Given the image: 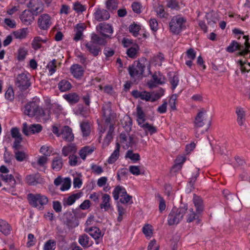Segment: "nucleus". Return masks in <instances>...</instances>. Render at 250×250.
<instances>
[{"label": "nucleus", "instance_id": "obj_37", "mask_svg": "<svg viewBox=\"0 0 250 250\" xmlns=\"http://www.w3.org/2000/svg\"><path fill=\"white\" fill-rule=\"evenodd\" d=\"M1 178L3 180V181L8 183L12 187V188L15 186L16 184V181L12 175H1Z\"/></svg>", "mask_w": 250, "mask_h": 250}, {"label": "nucleus", "instance_id": "obj_50", "mask_svg": "<svg viewBox=\"0 0 250 250\" xmlns=\"http://www.w3.org/2000/svg\"><path fill=\"white\" fill-rule=\"evenodd\" d=\"M125 157L129 158L134 162H136L140 159V155L138 153H134L131 150H129L127 151Z\"/></svg>", "mask_w": 250, "mask_h": 250}, {"label": "nucleus", "instance_id": "obj_27", "mask_svg": "<svg viewBox=\"0 0 250 250\" xmlns=\"http://www.w3.org/2000/svg\"><path fill=\"white\" fill-rule=\"evenodd\" d=\"M85 47L87 50L95 57L97 56L101 50L100 47L94 45L93 43L91 42L86 43Z\"/></svg>", "mask_w": 250, "mask_h": 250}, {"label": "nucleus", "instance_id": "obj_38", "mask_svg": "<svg viewBox=\"0 0 250 250\" xmlns=\"http://www.w3.org/2000/svg\"><path fill=\"white\" fill-rule=\"evenodd\" d=\"M137 122L138 125H140L144 123L146 120L145 114L144 113L142 107L138 106L137 107Z\"/></svg>", "mask_w": 250, "mask_h": 250}, {"label": "nucleus", "instance_id": "obj_48", "mask_svg": "<svg viewBox=\"0 0 250 250\" xmlns=\"http://www.w3.org/2000/svg\"><path fill=\"white\" fill-rule=\"evenodd\" d=\"M57 61L55 59L51 61L48 63V69L50 75H52L56 71Z\"/></svg>", "mask_w": 250, "mask_h": 250}, {"label": "nucleus", "instance_id": "obj_6", "mask_svg": "<svg viewBox=\"0 0 250 250\" xmlns=\"http://www.w3.org/2000/svg\"><path fill=\"white\" fill-rule=\"evenodd\" d=\"M28 199L32 206L37 208L39 209L43 208V205L45 204L47 201L46 198L45 196H42L39 194H29L28 195Z\"/></svg>", "mask_w": 250, "mask_h": 250}, {"label": "nucleus", "instance_id": "obj_1", "mask_svg": "<svg viewBox=\"0 0 250 250\" xmlns=\"http://www.w3.org/2000/svg\"><path fill=\"white\" fill-rule=\"evenodd\" d=\"M211 119L205 109H201L198 113L194 121L196 137H199V133L207 131L210 125Z\"/></svg>", "mask_w": 250, "mask_h": 250}, {"label": "nucleus", "instance_id": "obj_7", "mask_svg": "<svg viewBox=\"0 0 250 250\" xmlns=\"http://www.w3.org/2000/svg\"><path fill=\"white\" fill-rule=\"evenodd\" d=\"M42 130V126L40 124L28 125L26 122L22 124V132L26 136H28L30 134L39 133L41 132Z\"/></svg>", "mask_w": 250, "mask_h": 250}, {"label": "nucleus", "instance_id": "obj_43", "mask_svg": "<svg viewBox=\"0 0 250 250\" xmlns=\"http://www.w3.org/2000/svg\"><path fill=\"white\" fill-rule=\"evenodd\" d=\"M71 87V83L67 80H62L59 83V88L61 91L64 92Z\"/></svg>", "mask_w": 250, "mask_h": 250}, {"label": "nucleus", "instance_id": "obj_54", "mask_svg": "<svg viewBox=\"0 0 250 250\" xmlns=\"http://www.w3.org/2000/svg\"><path fill=\"white\" fill-rule=\"evenodd\" d=\"M140 29V26L136 24H133L130 25L129 27V31L133 34V35L136 37L138 35V32Z\"/></svg>", "mask_w": 250, "mask_h": 250}, {"label": "nucleus", "instance_id": "obj_62", "mask_svg": "<svg viewBox=\"0 0 250 250\" xmlns=\"http://www.w3.org/2000/svg\"><path fill=\"white\" fill-rule=\"evenodd\" d=\"M159 245L156 243L155 240L151 241L148 246L147 250H159Z\"/></svg>", "mask_w": 250, "mask_h": 250}, {"label": "nucleus", "instance_id": "obj_28", "mask_svg": "<svg viewBox=\"0 0 250 250\" xmlns=\"http://www.w3.org/2000/svg\"><path fill=\"white\" fill-rule=\"evenodd\" d=\"M126 193L127 192L125 189L120 186H117L112 193L113 197L115 200H117L119 199V195L121 196V198H123Z\"/></svg>", "mask_w": 250, "mask_h": 250}, {"label": "nucleus", "instance_id": "obj_5", "mask_svg": "<svg viewBox=\"0 0 250 250\" xmlns=\"http://www.w3.org/2000/svg\"><path fill=\"white\" fill-rule=\"evenodd\" d=\"M186 208H173L168 216V224L170 226L177 225L186 214Z\"/></svg>", "mask_w": 250, "mask_h": 250}, {"label": "nucleus", "instance_id": "obj_46", "mask_svg": "<svg viewBox=\"0 0 250 250\" xmlns=\"http://www.w3.org/2000/svg\"><path fill=\"white\" fill-rule=\"evenodd\" d=\"M64 98L70 104L76 103L78 102L79 100L78 95L75 93L64 95Z\"/></svg>", "mask_w": 250, "mask_h": 250}, {"label": "nucleus", "instance_id": "obj_3", "mask_svg": "<svg viewBox=\"0 0 250 250\" xmlns=\"http://www.w3.org/2000/svg\"><path fill=\"white\" fill-rule=\"evenodd\" d=\"M186 19L180 15L174 16L169 23L170 31L173 34H179L182 30L186 28Z\"/></svg>", "mask_w": 250, "mask_h": 250}, {"label": "nucleus", "instance_id": "obj_64", "mask_svg": "<svg viewBox=\"0 0 250 250\" xmlns=\"http://www.w3.org/2000/svg\"><path fill=\"white\" fill-rule=\"evenodd\" d=\"M4 22L7 26L11 28H14L16 26V23L15 20L5 18L4 20Z\"/></svg>", "mask_w": 250, "mask_h": 250}, {"label": "nucleus", "instance_id": "obj_42", "mask_svg": "<svg viewBox=\"0 0 250 250\" xmlns=\"http://www.w3.org/2000/svg\"><path fill=\"white\" fill-rule=\"evenodd\" d=\"M83 136L87 137L90 133V127L88 122H83L80 125Z\"/></svg>", "mask_w": 250, "mask_h": 250}, {"label": "nucleus", "instance_id": "obj_9", "mask_svg": "<svg viewBox=\"0 0 250 250\" xmlns=\"http://www.w3.org/2000/svg\"><path fill=\"white\" fill-rule=\"evenodd\" d=\"M34 14L29 10H25L20 16V19L25 25H28L31 24L34 20Z\"/></svg>", "mask_w": 250, "mask_h": 250}, {"label": "nucleus", "instance_id": "obj_51", "mask_svg": "<svg viewBox=\"0 0 250 250\" xmlns=\"http://www.w3.org/2000/svg\"><path fill=\"white\" fill-rule=\"evenodd\" d=\"M152 227L150 225L146 224L143 228V232L146 237H150L153 234Z\"/></svg>", "mask_w": 250, "mask_h": 250}, {"label": "nucleus", "instance_id": "obj_30", "mask_svg": "<svg viewBox=\"0 0 250 250\" xmlns=\"http://www.w3.org/2000/svg\"><path fill=\"white\" fill-rule=\"evenodd\" d=\"M120 149V145L119 143H117L116 144L115 150L113 151L107 160V162L109 164L114 163L118 159L119 156Z\"/></svg>", "mask_w": 250, "mask_h": 250}, {"label": "nucleus", "instance_id": "obj_10", "mask_svg": "<svg viewBox=\"0 0 250 250\" xmlns=\"http://www.w3.org/2000/svg\"><path fill=\"white\" fill-rule=\"evenodd\" d=\"M165 83V78L160 73L158 74L154 73L152 75V79L147 83L149 88H153L156 86V84H162Z\"/></svg>", "mask_w": 250, "mask_h": 250}, {"label": "nucleus", "instance_id": "obj_23", "mask_svg": "<svg viewBox=\"0 0 250 250\" xmlns=\"http://www.w3.org/2000/svg\"><path fill=\"white\" fill-rule=\"evenodd\" d=\"M140 47L137 44H133L126 51V54L128 57L131 59H135L139 54Z\"/></svg>", "mask_w": 250, "mask_h": 250}, {"label": "nucleus", "instance_id": "obj_26", "mask_svg": "<svg viewBox=\"0 0 250 250\" xmlns=\"http://www.w3.org/2000/svg\"><path fill=\"white\" fill-rule=\"evenodd\" d=\"M11 230V227L5 221L0 219V232L5 235L10 234Z\"/></svg>", "mask_w": 250, "mask_h": 250}, {"label": "nucleus", "instance_id": "obj_24", "mask_svg": "<svg viewBox=\"0 0 250 250\" xmlns=\"http://www.w3.org/2000/svg\"><path fill=\"white\" fill-rule=\"evenodd\" d=\"M79 243L83 248H88L92 246V242L90 240V238L86 234H83L79 237Z\"/></svg>", "mask_w": 250, "mask_h": 250}, {"label": "nucleus", "instance_id": "obj_55", "mask_svg": "<svg viewBox=\"0 0 250 250\" xmlns=\"http://www.w3.org/2000/svg\"><path fill=\"white\" fill-rule=\"evenodd\" d=\"M250 48H246L244 46L241 47V50L238 53L239 55L243 56L245 58H250Z\"/></svg>", "mask_w": 250, "mask_h": 250}, {"label": "nucleus", "instance_id": "obj_47", "mask_svg": "<svg viewBox=\"0 0 250 250\" xmlns=\"http://www.w3.org/2000/svg\"><path fill=\"white\" fill-rule=\"evenodd\" d=\"M105 4L106 8L110 11L115 10L118 8L117 0H107Z\"/></svg>", "mask_w": 250, "mask_h": 250}, {"label": "nucleus", "instance_id": "obj_17", "mask_svg": "<svg viewBox=\"0 0 250 250\" xmlns=\"http://www.w3.org/2000/svg\"><path fill=\"white\" fill-rule=\"evenodd\" d=\"M132 95L135 98H140L146 101H151L150 93L146 91H139L135 90L132 91Z\"/></svg>", "mask_w": 250, "mask_h": 250}, {"label": "nucleus", "instance_id": "obj_61", "mask_svg": "<svg viewBox=\"0 0 250 250\" xmlns=\"http://www.w3.org/2000/svg\"><path fill=\"white\" fill-rule=\"evenodd\" d=\"M73 9L77 13L83 12L86 10L85 6L82 5L79 2H76L74 3Z\"/></svg>", "mask_w": 250, "mask_h": 250}, {"label": "nucleus", "instance_id": "obj_4", "mask_svg": "<svg viewBox=\"0 0 250 250\" xmlns=\"http://www.w3.org/2000/svg\"><path fill=\"white\" fill-rule=\"evenodd\" d=\"M147 64L148 62L144 58L135 61L133 64L128 68L129 73L131 77H141L143 74L144 69Z\"/></svg>", "mask_w": 250, "mask_h": 250}, {"label": "nucleus", "instance_id": "obj_35", "mask_svg": "<svg viewBox=\"0 0 250 250\" xmlns=\"http://www.w3.org/2000/svg\"><path fill=\"white\" fill-rule=\"evenodd\" d=\"M140 126L142 127L146 132V135L149 132L150 135L155 133L157 131L156 127L148 123H143Z\"/></svg>", "mask_w": 250, "mask_h": 250}, {"label": "nucleus", "instance_id": "obj_59", "mask_svg": "<svg viewBox=\"0 0 250 250\" xmlns=\"http://www.w3.org/2000/svg\"><path fill=\"white\" fill-rule=\"evenodd\" d=\"M4 160L6 163L10 164L11 163L13 157L12 154L7 151L6 148H5V152L4 153Z\"/></svg>", "mask_w": 250, "mask_h": 250}, {"label": "nucleus", "instance_id": "obj_31", "mask_svg": "<svg viewBox=\"0 0 250 250\" xmlns=\"http://www.w3.org/2000/svg\"><path fill=\"white\" fill-rule=\"evenodd\" d=\"M76 147L74 144H70L67 146H64L62 149V154L67 156L71 154L74 153L76 151Z\"/></svg>", "mask_w": 250, "mask_h": 250}, {"label": "nucleus", "instance_id": "obj_20", "mask_svg": "<svg viewBox=\"0 0 250 250\" xmlns=\"http://www.w3.org/2000/svg\"><path fill=\"white\" fill-rule=\"evenodd\" d=\"M193 202L196 208V211L200 213L204 210V204L202 199L199 196L193 195Z\"/></svg>", "mask_w": 250, "mask_h": 250}, {"label": "nucleus", "instance_id": "obj_32", "mask_svg": "<svg viewBox=\"0 0 250 250\" xmlns=\"http://www.w3.org/2000/svg\"><path fill=\"white\" fill-rule=\"evenodd\" d=\"M62 167V159L57 156L54 158L52 163V168L55 171H59Z\"/></svg>", "mask_w": 250, "mask_h": 250}, {"label": "nucleus", "instance_id": "obj_33", "mask_svg": "<svg viewBox=\"0 0 250 250\" xmlns=\"http://www.w3.org/2000/svg\"><path fill=\"white\" fill-rule=\"evenodd\" d=\"M38 24L41 29H47V15L46 14L41 15L38 19Z\"/></svg>", "mask_w": 250, "mask_h": 250}, {"label": "nucleus", "instance_id": "obj_45", "mask_svg": "<svg viewBox=\"0 0 250 250\" xmlns=\"http://www.w3.org/2000/svg\"><path fill=\"white\" fill-rule=\"evenodd\" d=\"M164 93V90L162 88L159 89L156 91H153L150 93L151 102H154L160 99Z\"/></svg>", "mask_w": 250, "mask_h": 250}, {"label": "nucleus", "instance_id": "obj_52", "mask_svg": "<svg viewBox=\"0 0 250 250\" xmlns=\"http://www.w3.org/2000/svg\"><path fill=\"white\" fill-rule=\"evenodd\" d=\"M129 170L133 175H139L140 174H144V172H141L140 167L137 166H130L129 167Z\"/></svg>", "mask_w": 250, "mask_h": 250}, {"label": "nucleus", "instance_id": "obj_57", "mask_svg": "<svg viewBox=\"0 0 250 250\" xmlns=\"http://www.w3.org/2000/svg\"><path fill=\"white\" fill-rule=\"evenodd\" d=\"M157 197L159 200V210L160 212H162L166 209V202L164 198L160 195H158Z\"/></svg>", "mask_w": 250, "mask_h": 250}, {"label": "nucleus", "instance_id": "obj_18", "mask_svg": "<svg viewBox=\"0 0 250 250\" xmlns=\"http://www.w3.org/2000/svg\"><path fill=\"white\" fill-rule=\"evenodd\" d=\"M28 33V28H22L13 31L12 35L14 39L22 40L26 38Z\"/></svg>", "mask_w": 250, "mask_h": 250}, {"label": "nucleus", "instance_id": "obj_2", "mask_svg": "<svg viewBox=\"0 0 250 250\" xmlns=\"http://www.w3.org/2000/svg\"><path fill=\"white\" fill-rule=\"evenodd\" d=\"M23 112L29 117H35L38 119L44 115V111L40 105V100L37 98H34L33 101L25 105Z\"/></svg>", "mask_w": 250, "mask_h": 250}, {"label": "nucleus", "instance_id": "obj_21", "mask_svg": "<svg viewBox=\"0 0 250 250\" xmlns=\"http://www.w3.org/2000/svg\"><path fill=\"white\" fill-rule=\"evenodd\" d=\"M237 114V122L240 126H243L245 122V112L243 108L237 107L236 109Z\"/></svg>", "mask_w": 250, "mask_h": 250}, {"label": "nucleus", "instance_id": "obj_34", "mask_svg": "<svg viewBox=\"0 0 250 250\" xmlns=\"http://www.w3.org/2000/svg\"><path fill=\"white\" fill-rule=\"evenodd\" d=\"M46 42V40H43L40 37H35L32 42V47L35 50H37L40 48L42 44Z\"/></svg>", "mask_w": 250, "mask_h": 250}, {"label": "nucleus", "instance_id": "obj_41", "mask_svg": "<svg viewBox=\"0 0 250 250\" xmlns=\"http://www.w3.org/2000/svg\"><path fill=\"white\" fill-rule=\"evenodd\" d=\"M243 46L241 45L237 42L233 41L230 45L227 48L226 50L229 53L233 52L234 51L238 50L240 51L241 47Z\"/></svg>", "mask_w": 250, "mask_h": 250}, {"label": "nucleus", "instance_id": "obj_22", "mask_svg": "<svg viewBox=\"0 0 250 250\" xmlns=\"http://www.w3.org/2000/svg\"><path fill=\"white\" fill-rule=\"evenodd\" d=\"M110 197L107 194H103L102 197V203L100 204L101 209H104V211H107L111 208L110 204Z\"/></svg>", "mask_w": 250, "mask_h": 250}, {"label": "nucleus", "instance_id": "obj_63", "mask_svg": "<svg viewBox=\"0 0 250 250\" xmlns=\"http://www.w3.org/2000/svg\"><path fill=\"white\" fill-rule=\"evenodd\" d=\"M141 4L139 2H134L132 4V8L133 11L137 14H140L141 12Z\"/></svg>", "mask_w": 250, "mask_h": 250}, {"label": "nucleus", "instance_id": "obj_56", "mask_svg": "<svg viewBox=\"0 0 250 250\" xmlns=\"http://www.w3.org/2000/svg\"><path fill=\"white\" fill-rule=\"evenodd\" d=\"M5 98L10 101H12L14 98V94L13 88L11 87H9L5 93Z\"/></svg>", "mask_w": 250, "mask_h": 250}, {"label": "nucleus", "instance_id": "obj_40", "mask_svg": "<svg viewBox=\"0 0 250 250\" xmlns=\"http://www.w3.org/2000/svg\"><path fill=\"white\" fill-rule=\"evenodd\" d=\"M230 206L235 211H240L242 208V204L237 197L230 202Z\"/></svg>", "mask_w": 250, "mask_h": 250}, {"label": "nucleus", "instance_id": "obj_19", "mask_svg": "<svg viewBox=\"0 0 250 250\" xmlns=\"http://www.w3.org/2000/svg\"><path fill=\"white\" fill-rule=\"evenodd\" d=\"M70 71L75 78H80L83 76L84 70L80 65L75 64L70 67Z\"/></svg>", "mask_w": 250, "mask_h": 250}, {"label": "nucleus", "instance_id": "obj_16", "mask_svg": "<svg viewBox=\"0 0 250 250\" xmlns=\"http://www.w3.org/2000/svg\"><path fill=\"white\" fill-rule=\"evenodd\" d=\"M84 230L85 232L89 233V234L96 241L97 244L99 243L98 240L103 236L101 230L97 227H91L85 229Z\"/></svg>", "mask_w": 250, "mask_h": 250}, {"label": "nucleus", "instance_id": "obj_25", "mask_svg": "<svg viewBox=\"0 0 250 250\" xmlns=\"http://www.w3.org/2000/svg\"><path fill=\"white\" fill-rule=\"evenodd\" d=\"M82 195V192H78L73 194L69 196L67 198L63 199V204L64 206H71L75 203L77 199L80 198Z\"/></svg>", "mask_w": 250, "mask_h": 250}, {"label": "nucleus", "instance_id": "obj_53", "mask_svg": "<svg viewBox=\"0 0 250 250\" xmlns=\"http://www.w3.org/2000/svg\"><path fill=\"white\" fill-rule=\"evenodd\" d=\"M71 186V180L69 178H65L63 181V183L61 187V190L62 191H64L68 190Z\"/></svg>", "mask_w": 250, "mask_h": 250}, {"label": "nucleus", "instance_id": "obj_60", "mask_svg": "<svg viewBox=\"0 0 250 250\" xmlns=\"http://www.w3.org/2000/svg\"><path fill=\"white\" fill-rule=\"evenodd\" d=\"M36 243V239L33 234L30 233L28 235L27 242L26 243L28 247H31L34 246Z\"/></svg>", "mask_w": 250, "mask_h": 250}, {"label": "nucleus", "instance_id": "obj_36", "mask_svg": "<svg viewBox=\"0 0 250 250\" xmlns=\"http://www.w3.org/2000/svg\"><path fill=\"white\" fill-rule=\"evenodd\" d=\"M84 25L83 24H78L76 26V31L75 36L74 37V40L78 41L81 39L83 35V32L84 28Z\"/></svg>", "mask_w": 250, "mask_h": 250}, {"label": "nucleus", "instance_id": "obj_29", "mask_svg": "<svg viewBox=\"0 0 250 250\" xmlns=\"http://www.w3.org/2000/svg\"><path fill=\"white\" fill-rule=\"evenodd\" d=\"M186 212L185 216L187 223H191L194 220L198 219V217L195 211L193 210V208H190L188 210L187 208L186 207Z\"/></svg>", "mask_w": 250, "mask_h": 250}, {"label": "nucleus", "instance_id": "obj_49", "mask_svg": "<svg viewBox=\"0 0 250 250\" xmlns=\"http://www.w3.org/2000/svg\"><path fill=\"white\" fill-rule=\"evenodd\" d=\"M93 151V149L89 146H85L80 150L79 154L81 158L84 160L86 156L91 154Z\"/></svg>", "mask_w": 250, "mask_h": 250}, {"label": "nucleus", "instance_id": "obj_8", "mask_svg": "<svg viewBox=\"0 0 250 250\" xmlns=\"http://www.w3.org/2000/svg\"><path fill=\"white\" fill-rule=\"evenodd\" d=\"M28 76L29 74L25 73H21L18 76L16 84L21 89H26L30 85Z\"/></svg>", "mask_w": 250, "mask_h": 250}, {"label": "nucleus", "instance_id": "obj_58", "mask_svg": "<svg viewBox=\"0 0 250 250\" xmlns=\"http://www.w3.org/2000/svg\"><path fill=\"white\" fill-rule=\"evenodd\" d=\"M177 96L176 94H173L172 95L171 97L170 98V99L169 100V104L171 107V108L175 110L176 109V101L177 100Z\"/></svg>", "mask_w": 250, "mask_h": 250}, {"label": "nucleus", "instance_id": "obj_44", "mask_svg": "<svg viewBox=\"0 0 250 250\" xmlns=\"http://www.w3.org/2000/svg\"><path fill=\"white\" fill-rule=\"evenodd\" d=\"M15 157L16 159L19 162H22L27 157V154L23 151H20L19 149L14 150Z\"/></svg>", "mask_w": 250, "mask_h": 250}, {"label": "nucleus", "instance_id": "obj_11", "mask_svg": "<svg viewBox=\"0 0 250 250\" xmlns=\"http://www.w3.org/2000/svg\"><path fill=\"white\" fill-rule=\"evenodd\" d=\"M94 15L95 20L99 21L107 20L110 18L109 12L104 9L98 8L95 12Z\"/></svg>", "mask_w": 250, "mask_h": 250}, {"label": "nucleus", "instance_id": "obj_12", "mask_svg": "<svg viewBox=\"0 0 250 250\" xmlns=\"http://www.w3.org/2000/svg\"><path fill=\"white\" fill-rule=\"evenodd\" d=\"M26 183L29 185H36L42 183L43 180L38 173L29 174L26 176L25 178Z\"/></svg>", "mask_w": 250, "mask_h": 250}, {"label": "nucleus", "instance_id": "obj_15", "mask_svg": "<svg viewBox=\"0 0 250 250\" xmlns=\"http://www.w3.org/2000/svg\"><path fill=\"white\" fill-rule=\"evenodd\" d=\"M102 110L103 114L106 118V123H109L111 118L113 117V114L112 113L111 109V103L110 102L105 103L103 105Z\"/></svg>", "mask_w": 250, "mask_h": 250}, {"label": "nucleus", "instance_id": "obj_39", "mask_svg": "<svg viewBox=\"0 0 250 250\" xmlns=\"http://www.w3.org/2000/svg\"><path fill=\"white\" fill-rule=\"evenodd\" d=\"M91 40L93 43H97L101 45H105L106 44V41L104 38L99 37L96 34H92L91 35Z\"/></svg>", "mask_w": 250, "mask_h": 250}, {"label": "nucleus", "instance_id": "obj_13", "mask_svg": "<svg viewBox=\"0 0 250 250\" xmlns=\"http://www.w3.org/2000/svg\"><path fill=\"white\" fill-rule=\"evenodd\" d=\"M61 135L63 139L67 142H72L74 138L71 128L67 125H65L62 128Z\"/></svg>", "mask_w": 250, "mask_h": 250}, {"label": "nucleus", "instance_id": "obj_14", "mask_svg": "<svg viewBox=\"0 0 250 250\" xmlns=\"http://www.w3.org/2000/svg\"><path fill=\"white\" fill-rule=\"evenodd\" d=\"M97 30L104 37H108L107 34H112L113 29L112 26L109 24L105 23H101L97 26Z\"/></svg>", "mask_w": 250, "mask_h": 250}]
</instances>
